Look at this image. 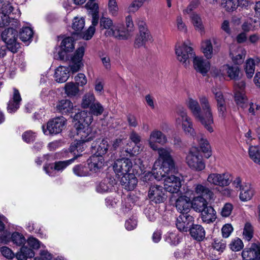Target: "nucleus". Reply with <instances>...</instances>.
I'll return each mask as SVG.
<instances>
[{"instance_id": "nucleus-45", "label": "nucleus", "mask_w": 260, "mask_h": 260, "mask_svg": "<svg viewBox=\"0 0 260 260\" xmlns=\"http://www.w3.org/2000/svg\"><path fill=\"white\" fill-rule=\"evenodd\" d=\"M74 40L72 37L65 38L61 42V49L67 51L72 52L74 49Z\"/></svg>"}, {"instance_id": "nucleus-40", "label": "nucleus", "mask_w": 260, "mask_h": 260, "mask_svg": "<svg viewBox=\"0 0 260 260\" xmlns=\"http://www.w3.org/2000/svg\"><path fill=\"white\" fill-rule=\"evenodd\" d=\"M198 141L202 152L205 154V156L207 158L210 157L212 153L211 147L208 140L202 136L200 138H198Z\"/></svg>"}, {"instance_id": "nucleus-25", "label": "nucleus", "mask_w": 260, "mask_h": 260, "mask_svg": "<svg viewBox=\"0 0 260 260\" xmlns=\"http://www.w3.org/2000/svg\"><path fill=\"white\" fill-rule=\"evenodd\" d=\"M221 72V73L217 74V76H219L220 74L222 76L227 74L231 79L237 80L239 77L240 70L238 66L225 64L220 69V72Z\"/></svg>"}, {"instance_id": "nucleus-35", "label": "nucleus", "mask_w": 260, "mask_h": 260, "mask_svg": "<svg viewBox=\"0 0 260 260\" xmlns=\"http://www.w3.org/2000/svg\"><path fill=\"white\" fill-rule=\"evenodd\" d=\"M94 1L89 0L86 4V7L91 11L92 22L93 24L97 25L99 22V6Z\"/></svg>"}, {"instance_id": "nucleus-42", "label": "nucleus", "mask_w": 260, "mask_h": 260, "mask_svg": "<svg viewBox=\"0 0 260 260\" xmlns=\"http://www.w3.org/2000/svg\"><path fill=\"white\" fill-rule=\"evenodd\" d=\"M95 102V96L93 93H86L82 98L81 106L84 109L89 108Z\"/></svg>"}, {"instance_id": "nucleus-3", "label": "nucleus", "mask_w": 260, "mask_h": 260, "mask_svg": "<svg viewBox=\"0 0 260 260\" xmlns=\"http://www.w3.org/2000/svg\"><path fill=\"white\" fill-rule=\"evenodd\" d=\"M175 123L177 125H182L186 134L192 137L195 136L192 122L190 118L188 116L186 109L183 107H178L175 115Z\"/></svg>"}, {"instance_id": "nucleus-1", "label": "nucleus", "mask_w": 260, "mask_h": 260, "mask_svg": "<svg viewBox=\"0 0 260 260\" xmlns=\"http://www.w3.org/2000/svg\"><path fill=\"white\" fill-rule=\"evenodd\" d=\"M201 107L197 101L190 99L188 102V107L197 120L200 121L204 127L210 133L213 132L212 124L213 117L211 106L208 99L205 96L200 98Z\"/></svg>"}, {"instance_id": "nucleus-16", "label": "nucleus", "mask_w": 260, "mask_h": 260, "mask_svg": "<svg viewBox=\"0 0 260 260\" xmlns=\"http://www.w3.org/2000/svg\"><path fill=\"white\" fill-rule=\"evenodd\" d=\"M160 161L159 160H156L153 165L152 168V173L148 172L146 173L144 176L142 177V181L145 183L149 184L151 183V182L156 179V180H159L163 179V177H165V173L162 172L161 170L157 171V167H159Z\"/></svg>"}, {"instance_id": "nucleus-5", "label": "nucleus", "mask_w": 260, "mask_h": 260, "mask_svg": "<svg viewBox=\"0 0 260 260\" xmlns=\"http://www.w3.org/2000/svg\"><path fill=\"white\" fill-rule=\"evenodd\" d=\"M100 26L101 29H106L105 35L107 37L113 36L119 40H126L129 38V35L128 33L117 29L113 25L112 20L109 18L102 17L100 21Z\"/></svg>"}, {"instance_id": "nucleus-41", "label": "nucleus", "mask_w": 260, "mask_h": 260, "mask_svg": "<svg viewBox=\"0 0 260 260\" xmlns=\"http://www.w3.org/2000/svg\"><path fill=\"white\" fill-rule=\"evenodd\" d=\"M246 51L242 48H239L237 49L235 54H232L233 61L237 64H241L243 62L245 58Z\"/></svg>"}, {"instance_id": "nucleus-34", "label": "nucleus", "mask_w": 260, "mask_h": 260, "mask_svg": "<svg viewBox=\"0 0 260 260\" xmlns=\"http://www.w3.org/2000/svg\"><path fill=\"white\" fill-rule=\"evenodd\" d=\"M194 186L196 193L200 194L199 196L209 200H211L213 198L214 193L207 187L200 184H196Z\"/></svg>"}, {"instance_id": "nucleus-30", "label": "nucleus", "mask_w": 260, "mask_h": 260, "mask_svg": "<svg viewBox=\"0 0 260 260\" xmlns=\"http://www.w3.org/2000/svg\"><path fill=\"white\" fill-rule=\"evenodd\" d=\"M188 230L191 236L198 241L203 240L205 237V231L201 225L192 224Z\"/></svg>"}, {"instance_id": "nucleus-37", "label": "nucleus", "mask_w": 260, "mask_h": 260, "mask_svg": "<svg viewBox=\"0 0 260 260\" xmlns=\"http://www.w3.org/2000/svg\"><path fill=\"white\" fill-rule=\"evenodd\" d=\"M207 200L206 198L201 196L194 198L191 203L192 208L196 211L201 212L207 206Z\"/></svg>"}, {"instance_id": "nucleus-56", "label": "nucleus", "mask_w": 260, "mask_h": 260, "mask_svg": "<svg viewBox=\"0 0 260 260\" xmlns=\"http://www.w3.org/2000/svg\"><path fill=\"white\" fill-rule=\"evenodd\" d=\"M230 249L233 251H239L243 249L244 245L242 241L239 238L233 239L229 245Z\"/></svg>"}, {"instance_id": "nucleus-28", "label": "nucleus", "mask_w": 260, "mask_h": 260, "mask_svg": "<svg viewBox=\"0 0 260 260\" xmlns=\"http://www.w3.org/2000/svg\"><path fill=\"white\" fill-rule=\"evenodd\" d=\"M74 119L77 121L75 124L90 125L93 121V117L89 111L83 110L76 113L74 116Z\"/></svg>"}, {"instance_id": "nucleus-10", "label": "nucleus", "mask_w": 260, "mask_h": 260, "mask_svg": "<svg viewBox=\"0 0 260 260\" xmlns=\"http://www.w3.org/2000/svg\"><path fill=\"white\" fill-rule=\"evenodd\" d=\"M168 142L167 136L161 131L155 129L151 132L148 143L149 146L153 150L158 149L157 144L164 145Z\"/></svg>"}, {"instance_id": "nucleus-11", "label": "nucleus", "mask_w": 260, "mask_h": 260, "mask_svg": "<svg viewBox=\"0 0 260 260\" xmlns=\"http://www.w3.org/2000/svg\"><path fill=\"white\" fill-rule=\"evenodd\" d=\"M133 166L131 159L127 158L118 159L113 165L114 171L118 176L127 175Z\"/></svg>"}, {"instance_id": "nucleus-17", "label": "nucleus", "mask_w": 260, "mask_h": 260, "mask_svg": "<svg viewBox=\"0 0 260 260\" xmlns=\"http://www.w3.org/2000/svg\"><path fill=\"white\" fill-rule=\"evenodd\" d=\"M84 53L83 47H79L77 49L74 55L71 58L69 67L71 72L73 74L77 72L83 66L82 62V58Z\"/></svg>"}, {"instance_id": "nucleus-64", "label": "nucleus", "mask_w": 260, "mask_h": 260, "mask_svg": "<svg viewBox=\"0 0 260 260\" xmlns=\"http://www.w3.org/2000/svg\"><path fill=\"white\" fill-rule=\"evenodd\" d=\"M213 92L214 94L217 105L226 104L223 94L220 90L214 89L213 90Z\"/></svg>"}, {"instance_id": "nucleus-62", "label": "nucleus", "mask_w": 260, "mask_h": 260, "mask_svg": "<svg viewBox=\"0 0 260 260\" xmlns=\"http://www.w3.org/2000/svg\"><path fill=\"white\" fill-rule=\"evenodd\" d=\"M176 26L178 30L186 32L187 30V26L183 21L181 15L177 16L176 18Z\"/></svg>"}, {"instance_id": "nucleus-61", "label": "nucleus", "mask_w": 260, "mask_h": 260, "mask_svg": "<svg viewBox=\"0 0 260 260\" xmlns=\"http://www.w3.org/2000/svg\"><path fill=\"white\" fill-rule=\"evenodd\" d=\"M108 10L112 16H116L118 14V7L116 0H109Z\"/></svg>"}, {"instance_id": "nucleus-53", "label": "nucleus", "mask_w": 260, "mask_h": 260, "mask_svg": "<svg viewBox=\"0 0 260 260\" xmlns=\"http://www.w3.org/2000/svg\"><path fill=\"white\" fill-rule=\"evenodd\" d=\"M12 241L17 246L23 245L26 242L25 237L18 232H14L11 236Z\"/></svg>"}, {"instance_id": "nucleus-14", "label": "nucleus", "mask_w": 260, "mask_h": 260, "mask_svg": "<svg viewBox=\"0 0 260 260\" xmlns=\"http://www.w3.org/2000/svg\"><path fill=\"white\" fill-rule=\"evenodd\" d=\"M148 197L152 202L156 204L162 203L167 199L164 187L158 185L150 186L148 192Z\"/></svg>"}, {"instance_id": "nucleus-46", "label": "nucleus", "mask_w": 260, "mask_h": 260, "mask_svg": "<svg viewBox=\"0 0 260 260\" xmlns=\"http://www.w3.org/2000/svg\"><path fill=\"white\" fill-rule=\"evenodd\" d=\"M235 100L237 104L244 109L247 105V98L245 94L241 91H237L235 93Z\"/></svg>"}, {"instance_id": "nucleus-8", "label": "nucleus", "mask_w": 260, "mask_h": 260, "mask_svg": "<svg viewBox=\"0 0 260 260\" xmlns=\"http://www.w3.org/2000/svg\"><path fill=\"white\" fill-rule=\"evenodd\" d=\"M186 163L192 169L202 171L205 168L202 156L197 147H192L186 157Z\"/></svg>"}, {"instance_id": "nucleus-50", "label": "nucleus", "mask_w": 260, "mask_h": 260, "mask_svg": "<svg viewBox=\"0 0 260 260\" xmlns=\"http://www.w3.org/2000/svg\"><path fill=\"white\" fill-rule=\"evenodd\" d=\"M245 70L248 78H251L254 73L255 71V62L253 59L250 58L246 60Z\"/></svg>"}, {"instance_id": "nucleus-4", "label": "nucleus", "mask_w": 260, "mask_h": 260, "mask_svg": "<svg viewBox=\"0 0 260 260\" xmlns=\"http://www.w3.org/2000/svg\"><path fill=\"white\" fill-rule=\"evenodd\" d=\"M139 32L137 34L134 45L135 47L139 48L145 45L149 41H152V36L144 18H138L136 20Z\"/></svg>"}, {"instance_id": "nucleus-18", "label": "nucleus", "mask_w": 260, "mask_h": 260, "mask_svg": "<svg viewBox=\"0 0 260 260\" xmlns=\"http://www.w3.org/2000/svg\"><path fill=\"white\" fill-rule=\"evenodd\" d=\"M194 218L188 213L181 214L177 218V228L182 232H187L192 226Z\"/></svg>"}, {"instance_id": "nucleus-7", "label": "nucleus", "mask_w": 260, "mask_h": 260, "mask_svg": "<svg viewBox=\"0 0 260 260\" xmlns=\"http://www.w3.org/2000/svg\"><path fill=\"white\" fill-rule=\"evenodd\" d=\"M2 39L7 44L8 50L13 53L17 52L20 46L17 42V31L11 27L5 29L2 33Z\"/></svg>"}, {"instance_id": "nucleus-48", "label": "nucleus", "mask_w": 260, "mask_h": 260, "mask_svg": "<svg viewBox=\"0 0 260 260\" xmlns=\"http://www.w3.org/2000/svg\"><path fill=\"white\" fill-rule=\"evenodd\" d=\"M65 93L69 96H75L79 92L78 86L73 82H69L66 84Z\"/></svg>"}, {"instance_id": "nucleus-38", "label": "nucleus", "mask_w": 260, "mask_h": 260, "mask_svg": "<svg viewBox=\"0 0 260 260\" xmlns=\"http://www.w3.org/2000/svg\"><path fill=\"white\" fill-rule=\"evenodd\" d=\"M34 256V251L25 246H23L20 251L17 252L16 254V257L18 260H26L27 258H31Z\"/></svg>"}, {"instance_id": "nucleus-2", "label": "nucleus", "mask_w": 260, "mask_h": 260, "mask_svg": "<svg viewBox=\"0 0 260 260\" xmlns=\"http://www.w3.org/2000/svg\"><path fill=\"white\" fill-rule=\"evenodd\" d=\"M157 151L159 158L162 160L161 165H159V170H161L165 174H169L175 171V162L171 155L172 150L170 147H158Z\"/></svg>"}, {"instance_id": "nucleus-22", "label": "nucleus", "mask_w": 260, "mask_h": 260, "mask_svg": "<svg viewBox=\"0 0 260 260\" xmlns=\"http://www.w3.org/2000/svg\"><path fill=\"white\" fill-rule=\"evenodd\" d=\"M193 64L196 71L203 76L208 73L210 68L209 61L201 57L194 56L193 58Z\"/></svg>"}, {"instance_id": "nucleus-55", "label": "nucleus", "mask_w": 260, "mask_h": 260, "mask_svg": "<svg viewBox=\"0 0 260 260\" xmlns=\"http://www.w3.org/2000/svg\"><path fill=\"white\" fill-rule=\"evenodd\" d=\"M85 25L84 19L81 18L75 17L72 24L73 29L78 33L81 31Z\"/></svg>"}, {"instance_id": "nucleus-21", "label": "nucleus", "mask_w": 260, "mask_h": 260, "mask_svg": "<svg viewBox=\"0 0 260 260\" xmlns=\"http://www.w3.org/2000/svg\"><path fill=\"white\" fill-rule=\"evenodd\" d=\"M56 111L63 115H69L73 113L74 105L68 99H62L58 101L55 107Z\"/></svg>"}, {"instance_id": "nucleus-43", "label": "nucleus", "mask_w": 260, "mask_h": 260, "mask_svg": "<svg viewBox=\"0 0 260 260\" xmlns=\"http://www.w3.org/2000/svg\"><path fill=\"white\" fill-rule=\"evenodd\" d=\"M202 49L203 53L207 59H210L212 57L213 47L210 40H207L202 42Z\"/></svg>"}, {"instance_id": "nucleus-49", "label": "nucleus", "mask_w": 260, "mask_h": 260, "mask_svg": "<svg viewBox=\"0 0 260 260\" xmlns=\"http://www.w3.org/2000/svg\"><path fill=\"white\" fill-rule=\"evenodd\" d=\"M104 110L103 106L98 101L95 102L90 107L89 112L92 115L98 116L102 114Z\"/></svg>"}, {"instance_id": "nucleus-63", "label": "nucleus", "mask_w": 260, "mask_h": 260, "mask_svg": "<svg viewBox=\"0 0 260 260\" xmlns=\"http://www.w3.org/2000/svg\"><path fill=\"white\" fill-rule=\"evenodd\" d=\"M36 137L35 133L31 131H26L22 136L23 140L27 143H30L34 141Z\"/></svg>"}, {"instance_id": "nucleus-27", "label": "nucleus", "mask_w": 260, "mask_h": 260, "mask_svg": "<svg viewBox=\"0 0 260 260\" xmlns=\"http://www.w3.org/2000/svg\"><path fill=\"white\" fill-rule=\"evenodd\" d=\"M109 145L108 141L106 139L102 140L99 139L96 142L92 143L91 148L93 151H95L98 154V156H102L105 154L108 150Z\"/></svg>"}, {"instance_id": "nucleus-26", "label": "nucleus", "mask_w": 260, "mask_h": 260, "mask_svg": "<svg viewBox=\"0 0 260 260\" xmlns=\"http://www.w3.org/2000/svg\"><path fill=\"white\" fill-rule=\"evenodd\" d=\"M103 158L102 156L92 155L87 160V168L90 172L96 173L103 166Z\"/></svg>"}, {"instance_id": "nucleus-31", "label": "nucleus", "mask_w": 260, "mask_h": 260, "mask_svg": "<svg viewBox=\"0 0 260 260\" xmlns=\"http://www.w3.org/2000/svg\"><path fill=\"white\" fill-rule=\"evenodd\" d=\"M69 68L63 66H60L56 70L54 74L55 80L58 83H64L70 76Z\"/></svg>"}, {"instance_id": "nucleus-32", "label": "nucleus", "mask_w": 260, "mask_h": 260, "mask_svg": "<svg viewBox=\"0 0 260 260\" xmlns=\"http://www.w3.org/2000/svg\"><path fill=\"white\" fill-rule=\"evenodd\" d=\"M190 19L195 30L201 35L204 34L205 26L201 15L196 13H193L190 16Z\"/></svg>"}, {"instance_id": "nucleus-57", "label": "nucleus", "mask_w": 260, "mask_h": 260, "mask_svg": "<svg viewBox=\"0 0 260 260\" xmlns=\"http://www.w3.org/2000/svg\"><path fill=\"white\" fill-rule=\"evenodd\" d=\"M253 230L251 224L247 222L245 224V226L243 232V235L245 239L249 241L253 237Z\"/></svg>"}, {"instance_id": "nucleus-33", "label": "nucleus", "mask_w": 260, "mask_h": 260, "mask_svg": "<svg viewBox=\"0 0 260 260\" xmlns=\"http://www.w3.org/2000/svg\"><path fill=\"white\" fill-rule=\"evenodd\" d=\"M240 191L239 198L242 201L245 202L250 200L254 194L253 189L251 185L248 183L243 184Z\"/></svg>"}, {"instance_id": "nucleus-20", "label": "nucleus", "mask_w": 260, "mask_h": 260, "mask_svg": "<svg viewBox=\"0 0 260 260\" xmlns=\"http://www.w3.org/2000/svg\"><path fill=\"white\" fill-rule=\"evenodd\" d=\"M242 256L244 259L260 260V244H252L250 248L243 250Z\"/></svg>"}, {"instance_id": "nucleus-54", "label": "nucleus", "mask_w": 260, "mask_h": 260, "mask_svg": "<svg viewBox=\"0 0 260 260\" xmlns=\"http://www.w3.org/2000/svg\"><path fill=\"white\" fill-rule=\"evenodd\" d=\"M212 245L214 249L220 253L225 249L226 243L225 241L222 239H214Z\"/></svg>"}, {"instance_id": "nucleus-29", "label": "nucleus", "mask_w": 260, "mask_h": 260, "mask_svg": "<svg viewBox=\"0 0 260 260\" xmlns=\"http://www.w3.org/2000/svg\"><path fill=\"white\" fill-rule=\"evenodd\" d=\"M201 212L202 220L204 222L207 223L213 222L216 218V211L210 206H207Z\"/></svg>"}, {"instance_id": "nucleus-15", "label": "nucleus", "mask_w": 260, "mask_h": 260, "mask_svg": "<svg viewBox=\"0 0 260 260\" xmlns=\"http://www.w3.org/2000/svg\"><path fill=\"white\" fill-rule=\"evenodd\" d=\"M164 180V188L165 191L171 193L178 192L181 186L180 179L174 175H171L163 177Z\"/></svg>"}, {"instance_id": "nucleus-24", "label": "nucleus", "mask_w": 260, "mask_h": 260, "mask_svg": "<svg viewBox=\"0 0 260 260\" xmlns=\"http://www.w3.org/2000/svg\"><path fill=\"white\" fill-rule=\"evenodd\" d=\"M137 183L138 180L134 173L125 175L120 179V184L127 190H134Z\"/></svg>"}, {"instance_id": "nucleus-47", "label": "nucleus", "mask_w": 260, "mask_h": 260, "mask_svg": "<svg viewBox=\"0 0 260 260\" xmlns=\"http://www.w3.org/2000/svg\"><path fill=\"white\" fill-rule=\"evenodd\" d=\"M249 154L254 162L260 165V148L258 147L250 146L249 148Z\"/></svg>"}, {"instance_id": "nucleus-51", "label": "nucleus", "mask_w": 260, "mask_h": 260, "mask_svg": "<svg viewBox=\"0 0 260 260\" xmlns=\"http://www.w3.org/2000/svg\"><path fill=\"white\" fill-rule=\"evenodd\" d=\"M74 173L77 176L82 177L86 176L90 174L87 166L79 165L73 168Z\"/></svg>"}, {"instance_id": "nucleus-59", "label": "nucleus", "mask_w": 260, "mask_h": 260, "mask_svg": "<svg viewBox=\"0 0 260 260\" xmlns=\"http://www.w3.org/2000/svg\"><path fill=\"white\" fill-rule=\"evenodd\" d=\"M165 240L167 243L171 245H176L180 242L178 236L176 234L173 233L168 234L166 236Z\"/></svg>"}, {"instance_id": "nucleus-12", "label": "nucleus", "mask_w": 260, "mask_h": 260, "mask_svg": "<svg viewBox=\"0 0 260 260\" xmlns=\"http://www.w3.org/2000/svg\"><path fill=\"white\" fill-rule=\"evenodd\" d=\"M207 181L211 185L226 186L231 182V176L228 173H211L209 175Z\"/></svg>"}, {"instance_id": "nucleus-36", "label": "nucleus", "mask_w": 260, "mask_h": 260, "mask_svg": "<svg viewBox=\"0 0 260 260\" xmlns=\"http://www.w3.org/2000/svg\"><path fill=\"white\" fill-rule=\"evenodd\" d=\"M85 142H86L77 140L71 144L69 150L71 152H73L76 155V156L73 158L74 159L78 156H80V153L84 151Z\"/></svg>"}, {"instance_id": "nucleus-23", "label": "nucleus", "mask_w": 260, "mask_h": 260, "mask_svg": "<svg viewBox=\"0 0 260 260\" xmlns=\"http://www.w3.org/2000/svg\"><path fill=\"white\" fill-rule=\"evenodd\" d=\"M176 207L181 214L188 213L192 207L190 198L186 196L179 197L176 201Z\"/></svg>"}, {"instance_id": "nucleus-6", "label": "nucleus", "mask_w": 260, "mask_h": 260, "mask_svg": "<svg viewBox=\"0 0 260 260\" xmlns=\"http://www.w3.org/2000/svg\"><path fill=\"white\" fill-rule=\"evenodd\" d=\"M67 122L66 118L62 116L52 118L47 122L46 126H42L43 133L46 135L58 134L64 128Z\"/></svg>"}, {"instance_id": "nucleus-19", "label": "nucleus", "mask_w": 260, "mask_h": 260, "mask_svg": "<svg viewBox=\"0 0 260 260\" xmlns=\"http://www.w3.org/2000/svg\"><path fill=\"white\" fill-rule=\"evenodd\" d=\"M22 101L20 93L16 88H13V93L8 103L7 111L10 113H15L19 108Z\"/></svg>"}, {"instance_id": "nucleus-13", "label": "nucleus", "mask_w": 260, "mask_h": 260, "mask_svg": "<svg viewBox=\"0 0 260 260\" xmlns=\"http://www.w3.org/2000/svg\"><path fill=\"white\" fill-rule=\"evenodd\" d=\"M75 127L79 140L86 142L93 140L95 137V134L92 132L90 125L75 124Z\"/></svg>"}, {"instance_id": "nucleus-44", "label": "nucleus", "mask_w": 260, "mask_h": 260, "mask_svg": "<svg viewBox=\"0 0 260 260\" xmlns=\"http://www.w3.org/2000/svg\"><path fill=\"white\" fill-rule=\"evenodd\" d=\"M33 31L29 27H23L19 32V38L24 42L29 41L31 39Z\"/></svg>"}, {"instance_id": "nucleus-52", "label": "nucleus", "mask_w": 260, "mask_h": 260, "mask_svg": "<svg viewBox=\"0 0 260 260\" xmlns=\"http://www.w3.org/2000/svg\"><path fill=\"white\" fill-rule=\"evenodd\" d=\"M147 0H134L127 7L128 13H135L137 12Z\"/></svg>"}, {"instance_id": "nucleus-39", "label": "nucleus", "mask_w": 260, "mask_h": 260, "mask_svg": "<svg viewBox=\"0 0 260 260\" xmlns=\"http://www.w3.org/2000/svg\"><path fill=\"white\" fill-rule=\"evenodd\" d=\"M240 4L239 0H221V6L228 12L236 10Z\"/></svg>"}, {"instance_id": "nucleus-9", "label": "nucleus", "mask_w": 260, "mask_h": 260, "mask_svg": "<svg viewBox=\"0 0 260 260\" xmlns=\"http://www.w3.org/2000/svg\"><path fill=\"white\" fill-rule=\"evenodd\" d=\"M175 51L177 59L182 62L185 68H187L190 64L189 58H193L195 56L193 49L185 43L176 46Z\"/></svg>"}, {"instance_id": "nucleus-58", "label": "nucleus", "mask_w": 260, "mask_h": 260, "mask_svg": "<svg viewBox=\"0 0 260 260\" xmlns=\"http://www.w3.org/2000/svg\"><path fill=\"white\" fill-rule=\"evenodd\" d=\"M74 160V158H72L64 161H58L54 162L53 169L55 170L59 171H62L67 166L70 165Z\"/></svg>"}, {"instance_id": "nucleus-60", "label": "nucleus", "mask_w": 260, "mask_h": 260, "mask_svg": "<svg viewBox=\"0 0 260 260\" xmlns=\"http://www.w3.org/2000/svg\"><path fill=\"white\" fill-rule=\"evenodd\" d=\"M112 185L110 183L108 179H105L96 186V190L100 192H105L108 191L111 187Z\"/></svg>"}]
</instances>
